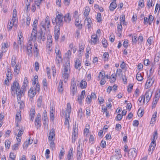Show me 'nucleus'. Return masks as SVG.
<instances>
[{
  "mask_svg": "<svg viewBox=\"0 0 160 160\" xmlns=\"http://www.w3.org/2000/svg\"><path fill=\"white\" fill-rule=\"evenodd\" d=\"M26 86V84L23 85L20 89L18 83L16 81L13 82L11 85V93L13 95V92H14V94H15V92L16 93L18 101H19L22 96L24 95V92L25 91Z\"/></svg>",
  "mask_w": 160,
  "mask_h": 160,
  "instance_id": "1",
  "label": "nucleus"
},
{
  "mask_svg": "<svg viewBox=\"0 0 160 160\" xmlns=\"http://www.w3.org/2000/svg\"><path fill=\"white\" fill-rule=\"evenodd\" d=\"M56 14V18H54L53 19H52V24L53 25L56 24L55 26L60 27L63 25L62 19L63 18V16L62 14L58 12H57Z\"/></svg>",
  "mask_w": 160,
  "mask_h": 160,
  "instance_id": "2",
  "label": "nucleus"
},
{
  "mask_svg": "<svg viewBox=\"0 0 160 160\" xmlns=\"http://www.w3.org/2000/svg\"><path fill=\"white\" fill-rule=\"evenodd\" d=\"M63 67V77L64 82L66 83L68 80L70 72V67L69 61L68 60L67 61L65 64L64 65Z\"/></svg>",
  "mask_w": 160,
  "mask_h": 160,
  "instance_id": "3",
  "label": "nucleus"
},
{
  "mask_svg": "<svg viewBox=\"0 0 160 160\" xmlns=\"http://www.w3.org/2000/svg\"><path fill=\"white\" fill-rule=\"evenodd\" d=\"M152 92L150 90H148L146 92L144 97L143 103L146 102L147 103L149 101L152 97Z\"/></svg>",
  "mask_w": 160,
  "mask_h": 160,
  "instance_id": "4",
  "label": "nucleus"
},
{
  "mask_svg": "<svg viewBox=\"0 0 160 160\" xmlns=\"http://www.w3.org/2000/svg\"><path fill=\"white\" fill-rule=\"evenodd\" d=\"M154 80L155 79L154 77H152L151 78H150L148 79L145 86V88L148 89L151 87L154 83Z\"/></svg>",
  "mask_w": 160,
  "mask_h": 160,
  "instance_id": "5",
  "label": "nucleus"
},
{
  "mask_svg": "<svg viewBox=\"0 0 160 160\" xmlns=\"http://www.w3.org/2000/svg\"><path fill=\"white\" fill-rule=\"evenodd\" d=\"M137 150L135 148H132L128 151V156L130 158H135L137 156Z\"/></svg>",
  "mask_w": 160,
  "mask_h": 160,
  "instance_id": "6",
  "label": "nucleus"
},
{
  "mask_svg": "<svg viewBox=\"0 0 160 160\" xmlns=\"http://www.w3.org/2000/svg\"><path fill=\"white\" fill-rule=\"evenodd\" d=\"M41 116L40 114H38L37 116L35 119V124L37 129L41 127Z\"/></svg>",
  "mask_w": 160,
  "mask_h": 160,
  "instance_id": "7",
  "label": "nucleus"
},
{
  "mask_svg": "<svg viewBox=\"0 0 160 160\" xmlns=\"http://www.w3.org/2000/svg\"><path fill=\"white\" fill-rule=\"evenodd\" d=\"M60 27L55 26L54 29V37L56 40H58L60 34Z\"/></svg>",
  "mask_w": 160,
  "mask_h": 160,
  "instance_id": "8",
  "label": "nucleus"
},
{
  "mask_svg": "<svg viewBox=\"0 0 160 160\" xmlns=\"http://www.w3.org/2000/svg\"><path fill=\"white\" fill-rule=\"evenodd\" d=\"M29 43L27 47V53L29 56L31 57L32 55V45L31 42H29Z\"/></svg>",
  "mask_w": 160,
  "mask_h": 160,
  "instance_id": "9",
  "label": "nucleus"
},
{
  "mask_svg": "<svg viewBox=\"0 0 160 160\" xmlns=\"http://www.w3.org/2000/svg\"><path fill=\"white\" fill-rule=\"evenodd\" d=\"M80 141L79 140L78 141V143L79 144L77 147V156H78V158H80L82 155V147H80Z\"/></svg>",
  "mask_w": 160,
  "mask_h": 160,
  "instance_id": "10",
  "label": "nucleus"
},
{
  "mask_svg": "<svg viewBox=\"0 0 160 160\" xmlns=\"http://www.w3.org/2000/svg\"><path fill=\"white\" fill-rule=\"evenodd\" d=\"M37 38V32H32L30 37L29 38V42H31L32 41L34 42L36 41Z\"/></svg>",
  "mask_w": 160,
  "mask_h": 160,
  "instance_id": "11",
  "label": "nucleus"
},
{
  "mask_svg": "<svg viewBox=\"0 0 160 160\" xmlns=\"http://www.w3.org/2000/svg\"><path fill=\"white\" fill-rule=\"evenodd\" d=\"M39 33L40 35H38V39L42 40L43 41H44L46 39V37L45 33L43 32L42 30L40 31Z\"/></svg>",
  "mask_w": 160,
  "mask_h": 160,
  "instance_id": "12",
  "label": "nucleus"
},
{
  "mask_svg": "<svg viewBox=\"0 0 160 160\" xmlns=\"http://www.w3.org/2000/svg\"><path fill=\"white\" fill-rule=\"evenodd\" d=\"M85 94V91L83 90L82 91L81 95L79 96H78V100L80 103H82V100L84 98Z\"/></svg>",
  "mask_w": 160,
  "mask_h": 160,
  "instance_id": "13",
  "label": "nucleus"
},
{
  "mask_svg": "<svg viewBox=\"0 0 160 160\" xmlns=\"http://www.w3.org/2000/svg\"><path fill=\"white\" fill-rule=\"evenodd\" d=\"M64 18V21L67 23H69L71 21V18L70 13H67L64 16H63Z\"/></svg>",
  "mask_w": 160,
  "mask_h": 160,
  "instance_id": "14",
  "label": "nucleus"
},
{
  "mask_svg": "<svg viewBox=\"0 0 160 160\" xmlns=\"http://www.w3.org/2000/svg\"><path fill=\"white\" fill-rule=\"evenodd\" d=\"M34 88H31L28 92V95L30 98H32L36 94V91L34 92Z\"/></svg>",
  "mask_w": 160,
  "mask_h": 160,
  "instance_id": "15",
  "label": "nucleus"
},
{
  "mask_svg": "<svg viewBox=\"0 0 160 160\" xmlns=\"http://www.w3.org/2000/svg\"><path fill=\"white\" fill-rule=\"evenodd\" d=\"M156 146L155 143H153V141H152L151 143L149 146V148L148 149L149 153H151V154L152 153V152L155 148Z\"/></svg>",
  "mask_w": 160,
  "mask_h": 160,
  "instance_id": "16",
  "label": "nucleus"
},
{
  "mask_svg": "<svg viewBox=\"0 0 160 160\" xmlns=\"http://www.w3.org/2000/svg\"><path fill=\"white\" fill-rule=\"evenodd\" d=\"M71 106L70 103H68L67 105V107L66 110L65 115L68 116V118H69L70 113L71 111Z\"/></svg>",
  "mask_w": 160,
  "mask_h": 160,
  "instance_id": "17",
  "label": "nucleus"
},
{
  "mask_svg": "<svg viewBox=\"0 0 160 160\" xmlns=\"http://www.w3.org/2000/svg\"><path fill=\"white\" fill-rule=\"evenodd\" d=\"M58 92L60 93H62L63 90V83L62 80L60 81L59 85L58 87Z\"/></svg>",
  "mask_w": 160,
  "mask_h": 160,
  "instance_id": "18",
  "label": "nucleus"
},
{
  "mask_svg": "<svg viewBox=\"0 0 160 160\" xmlns=\"http://www.w3.org/2000/svg\"><path fill=\"white\" fill-rule=\"evenodd\" d=\"M55 130L54 129L52 128L50 131L49 133V135L48 138V140H52L55 136Z\"/></svg>",
  "mask_w": 160,
  "mask_h": 160,
  "instance_id": "19",
  "label": "nucleus"
},
{
  "mask_svg": "<svg viewBox=\"0 0 160 160\" xmlns=\"http://www.w3.org/2000/svg\"><path fill=\"white\" fill-rule=\"evenodd\" d=\"M73 149L71 147L70 148L68 155V160H70L72 157L73 156Z\"/></svg>",
  "mask_w": 160,
  "mask_h": 160,
  "instance_id": "20",
  "label": "nucleus"
},
{
  "mask_svg": "<svg viewBox=\"0 0 160 160\" xmlns=\"http://www.w3.org/2000/svg\"><path fill=\"white\" fill-rule=\"evenodd\" d=\"M42 96H40L39 97L37 101V106L40 108L41 107L42 102Z\"/></svg>",
  "mask_w": 160,
  "mask_h": 160,
  "instance_id": "21",
  "label": "nucleus"
},
{
  "mask_svg": "<svg viewBox=\"0 0 160 160\" xmlns=\"http://www.w3.org/2000/svg\"><path fill=\"white\" fill-rule=\"evenodd\" d=\"M81 66V62L79 59L77 58L75 61V68L76 69H78Z\"/></svg>",
  "mask_w": 160,
  "mask_h": 160,
  "instance_id": "22",
  "label": "nucleus"
},
{
  "mask_svg": "<svg viewBox=\"0 0 160 160\" xmlns=\"http://www.w3.org/2000/svg\"><path fill=\"white\" fill-rule=\"evenodd\" d=\"M92 42L94 44L96 43L98 41V36L97 35H92L91 37Z\"/></svg>",
  "mask_w": 160,
  "mask_h": 160,
  "instance_id": "23",
  "label": "nucleus"
},
{
  "mask_svg": "<svg viewBox=\"0 0 160 160\" xmlns=\"http://www.w3.org/2000/svg\"><path fill=\"white\" fill-rule=\"evenodd\" d=\"M117 4L115 2H112L110 5L109 9L111 11H112L116 8Z\"/></svg>",
  "mask_w": 160,
  "mask_h": 160,
  "instance_id": "24",
  "label": "nucleus"
},
{
  "mask_svg": "<svg viewBox=\"0 0 160 160\" xmlns=\"http://www.w3.org/2000/svg\"><path fill=\"white\" fill-rule=\"evenodd\" d=\"M30 141H31V140H30V139H28V141H26L25 142H24L23 146L24 148H27L29 145L30 144H31L32 143L33 140H32L31 142H30Z\"/></svg>",
  "mask_w": 160,
  "mask_h": 160,
  "instance_id": "25",
  "label": "nucleus"
},
{
  "mask_svg": "<svg viewBox=\"0 0 160 160\" xmlns=\"http://www.w3.org/2000/svg\"><path fill=\"white\" fill-rule=\"evenodd\" d=\"M87 82L83 80L81 81L80 84V86L82 88H86L87 87Z\"/></svg>",
  "mask_w": 160,
  "mask_h": 160,
  "instance_id": "26",
  "label": "nucleus"
},
{
  "mask_svg": "<svg viewBox=\"0 0 160 160\" xmlns=\"http://www.w3.org/2000/svg\"><path fill=\"white\" fill-rule=\"evenodd\" d=\"M45 25H46V27L48 28H49V26L50 25V20H49V17L48 16H47L45 18Z\"/></svg>",
  "mask_w": 160,
  "mask_h": 160,
  "instance_id": "27",
  "label": "nucleus"
},
{
  "mask_svg": "<svg viewBox=\"0 0 160 160\" xmlns=\"http://www.w3.org/2000/svg\"><path fill=\"white\" fill-rule=\"evenodd\" d=\"M137 79L139 81H141L143 80V78L141 74V73L138 72L136 75Z\"/></svg>",
  "mask_w": 160,
  "mask_h": 160,
  "instance_id": "28",
  "label": "nucleus"
},
{
  "mask_svg": "<svg viewBox=\"0 0 160 160\" xmlns=\"http://www.w3.org/2000/svg\"><path fill=\"white\" fill-rule=\"evenodd\" d=\"M82 28V25L81 24L80 26L79 27H78V28L77 30L76 31V34L75 35H76V37L77 38H78L80 37V30Z\"/></svg>",
  "mask_w": 160,
  "mask_h": 160,
  "instance_id": "29",
  "label": "nucleus"
},
{
  "mask_svg": "<svg viewBox=\"0 0 160 160\" xmlns=\"http://www.w3.org/2000/svg\"><path fill=\"white\" fill-rule=\"evenodd\" d=\"M90 10L88 7H86L84 12V15L87 17L89 13Z\"/></svg>",
  "mask_w": 160,
  "mask_h": 160,
  "instance_id": "30",
  "label": "nucleus"
},
{
  "mask_svg": "<svg viewBox=\"0 0 160 160\" xmlns=\"http://www.w3.org/2000/svg\"><path fill=\"white\" fill-rule=\"evenodd\" d=\"M154 4V3H153L152 0H148L147 5L148 8H150L151 7L153 6Z\"/></svg>",
  "mask_w": 160,
  "mask_h": 160,
  "instance_id": "31",
  "label": "nucleus"
},
{
  "mask_svg": "<svg viewBox=\"0 0 160 160\" xmlns=\"http://www.w3.org/2000/svg\"><path fill=\"white\" fill-rule=\"evenodd\" d=\"M157 116V112H155L152 115V118L151 119V121L150 122L151 124H153L154 122H155L156 121V118Z\"/></svg>",
  "mask_w": 160,
  "mask_h": 160,
  "instance_id": "32",
  "label": "nucleus"
},
{
  "mask_svg": "<svg viewBox=\"0 0 160 160\" xmlns=\"http://www.w3.org/2000/svg\"><path fill=\"white\" fill-rule=\"evenodd\" d=\"M77 87H71V90L72 96H74L77 92Z\"/></svg>",
  "mask_w": 160,
  "mask_h": 160,
  "instance_id": "33",
  "label": "nucleus"
},
{
  "mask_svg": "<svg viewBox=\"0 0 160 160\" xmlns=\"http://www.w3.org/2000/svg\"><path fill=\"white\" fill-rule=\"evenodd\" d=\"M54 112L53 108L52 109V110L50 111V119L52 121H53L54 119V114L53 112Z\"/></svg>",
  "mask_w": 160,
  "mask_h": 160,
  "instance_id": "34",
  "label": "nucleus"
},
{
  "mask_svg": "<svg viewBox=\"0 0 160 160\" xmlns=\"http://www.w3.org/2000/svg\"><path fill=\"white\" fill-rule=\"evenodd\" d=\"M8 73H7V78H9L10 80H11L12 78L11 75H12L11 72L10 71V70L8 68L7 69Z\"/></svg>",
  "mask_w": 160,
  "mask_h": 160,
  "instance_id": "35",
  "label": "nucleus"
},
{
  "mask_svg": "<svg viewBox=\"0 0 160 160\" xmlns=\"http://www.w3.org/2000/svg\"><path fill=\"white\" fill-rule=\"evenodd\" d=\"M160 96V89H158L155 94V98L158 100Z\"/></svg>",
  "mask_w": 160,
  "mask_h": 160,
  "instance_id": "36",
  "label": "nucleus"
},
{
  "mask_svg": "<svg viewBox=\"0 0 160 160\" xmlns=\"http://www.w3.org/2000/svg\"><path fill=\"white\" fill-rule=\"evenodd\" d=\"M79 55L81 53V52H83L84 49V46L83 45H81L80 43L79 46Z\"/></svg>",
  "mask_w": 160,
  "mask_h": 160,
  "instance_id": "37",
  "label": "nucleus"
},
{
  "mask_svg": "<svg viewBox=\"0 0 160 160\" xmlns=\"http://www.w3.org/2000/svg\"><path fill=\"white\" fill-rule=\"evenodd\" d=\"M117 27L118 28V31L119 33L120 34V33L122 32V26L121 23L120 24H118L117 25Z\"/></svg>",
  "mask_w": 160,
  "mask_h": 160,
  "instance_id": "38",
  "label": "nucleus"
},
{
  "mask_svg": "<svg viewBox=\"0 0 160 160\" xmlns=\"http://www.w3.org/2000/svg\"><path fill=\"white\" fill-rule=\"evenodd\" d=\"M5 144L6 148H7L8 149H9L10 146L11 142L8 140H6L5 141Z\"/></svg>",
  "mask_w": 160,
  "mask_h": 160,
  "instance_id": "39",
  "label": "nucleus"
},
{
  "mask_svg": "<svg viewBox=\"0 0 160 160\" xmlns=\"http://www.w3.org/2000/svg\"><path fill=\"white\" fill-rule=\"evenodd\" d=\"M87 20L88 22V24H87V26L88 27V29H89L91 27V19L90 18H87Z\"/></svg>",
  "mask_w": 160,
  "mask_h": 160,
  "instance_id": "40",
  "label": "nucleus"
},
{
  "mask_svg": "<svg viewBox=\"0 0 160 160\" xmlns=\"http://www.w3.org/2000/svg\"><path fill=\"white\" fill-rule=\"evenodd\" d=\"M97 21L98 22H100L101 20V14L100 13H98L96 17Z\"/></svg>",
  "mask_w": 160,
  "mask_h": 160,
  "instance_id": "41",
  "label": "nucleus"
},
{
  "mask_svg": "<svg viewBox=\"0 0 160 160\" xmlns=\"http://www.w3.org/2000/svg\"><path fill=\"white\" fill-rule=\"evenodd\" d=\"M71 87H77L75 79L74 78H73L72 79Z\"/></svg>",
  "mask_w": 160,
  "mask_h": 160,
  "instance_id": "42",
  "label": "nucleus"
},
{
  "mask_svg": "<svg viewBox=\"0 0 160 160\" xmlns=\"http://www.w3.org/2000/svg\"><path fill=\"white\" fill-rule=\"evenodd\" d=\"M20 69V67L17 65H16L14 69V72H16L17 74H18L19 72Z\"/></svg>",
  "mask_w": 160,
  "mask_h": 160,
  "instance_id": "43",
  "label": "nucleus"
},
{
  "mask_svg": "<svg viewBox=\"0 0 160 160\" xmlns=\"http://www.w3.org/2000/svg\"><path fill=\"white\" fill-rule=\"evenodd\" d=\"M160 58V53H159V54L157 53L156 54L155 57L154 58V62H158L159 61V59Z\"/></svg>",
  "mask_w": 160,
  "mask_h": 160,
  "instance_id": "44",
  "label": "nucleus"
},
{
  "mask_svg": "<svg viewBox=\"0 0 160 160\" xmlns=\"http://www.w3.org/2000/svg\"><path fill=\"white\" fill-rule=\"evenodd\" d=\"M43 0H34V2L35 4L37 5V7L39 8L40 5Z\"/></svg>",
  "mask_w": 160,
  "mask_h": 160,
  "instance_id": "45",
  "label": "nucleus"
},
{
  "mask_svg": "<svg viewBox=\"0 0 160 160\" xmlns=\"http://www.w3.org/2000/svg\"><path fill=\"white\" fill-rule=\"evenodd\" d=\"M158 100L157 99H154L152 103V108H155Z\"/></svg>",
  "mask_w": 160,
  "mask_h": 160,
  "instance_id": "46",
  "label": "nucleus"
},
{
  "mask_svg": "<svg viewBox=\"0 0 160 160\" xmlns=\"http://www.w3.org/2000/svg\"><path fill=\"white\" fill-rule=\"evenodd\" d=\"M73 130L74 132L72 133V134H77L78 129V126H76V124L74 126V127L73 128Z\"/></svg>",
  "mask_w": 160,
  "mask_h": 160,
  "instance_id": "47",
  "label": "nucleus"
},
{
  "mask_svg": "<svg viewBox=\"0 0 160 160\" xmlns=\"http://www.w3.org/2000/svg\"><path fill=\"white\" fill-rule=\"evenodd\" d=\"M154 18L153 16L152 15H150L149 18H148V23L149 25H151L152 22Z\"/></svg>",
  "mask_w": 160,
  "mask_h": 160,
  "instance_id": "48",
  "label": "nucleus"
},
{
  "mask_svg": "<svg viewBox=\"0 0 160 160\" xmlns=\"http://www.w3.org/2000/svg\"><path fill=\"white\" fill-rule=\"evenodd\" d=\"M109 54L108 52H105L104 53L103 55V57L104 58V60H107L108 58Z\"/></svg>",
  "mask_w": 160,
  "mask_h": 160,
  "instance_id": "49",
  "label": "nucleus"
},
{
  "mask_svg": "<svg viewBox=\"0 0 160 160\" xmlns=\"http://www.w3.org/2000/svg\"><path fill=\"white\" fill-rule=\"evenodd\" d=\"M50 68L48 67H47L46 68V72H47V75H48L49 78H51V76L50 75Z\"/></svg>",
  "mask_w": 160,
  "mask_h": 160,
  "instance_id": "50",
  "label": "nucleus"
},
{
  "mask_svg": "<svg viewBox=\"0 0 160 160\" xmlns=\"http://www.w3.org/2000/svg\"><path fill=\"white\" fill-rule=\"evenodd\" d=\"M137 40V37L136 36H132V40L133 44H135L136 43Z\"/></svg>",
  "mask_w": 160,
  "mask_h": 160,
  "instance_id": "51",
  "label": "nucleus"
},
{
  "mask_svg": "<svg viewBox=\"0 0 160 160\" xmlns=\"http://www.w3.org/2000/svg\"><path fill=\"white\" fill-rule=\"evenodd\" d=\"M31 20V18L29 16H28L26 18V24L27 26H29L30 24V21Z\"/></svg>",
  "mask_w": 160,
  "mask_h": 160,
  "instance_id": "52",
  "label": "nucleus"
},
{
  "mask_svg": "<svg viewBox=\"0 0 160 160\" xmlns=\"http://www.w3.org/2000/svg\"><path fill=\"white\" fill-rule=\"evenodd\" d=\"M35 91L39 92L40 90V85L38 83H37L36 85L35 88H34Z\"/></svg>",
  "mask_w": 160,
  "mask_h": 160,
  "instance_id": "53",
  "label": "nucleus"
},
{
  "mask_svg": "<svg viewBox=\"0 0 160 160\" xmlns=\"http://www.w3.org/2000/svg\"><path fill=\"white\" fill-rule=\"evenodd\" d=\"M80 23L79 22V19L78 18H76L75 21V26L76 27H79L81 25H80Z\"/></svg>",
  "mask_w": 160,
  "mask_h": 160,
  "instance_id": "54",
  "label": "nucleus"
},
{
  "mask_svg": "<svg viewBox=\"0 0 160 160\" xmlns=\"http://www.w3.org/2000/svg\"><path fill=\"white\" fill-rule=\"evenodd\" d=\"M35 69L36 71H38L39 68V64L38 62H36L35 63Z\"/></svg>",
  "mask_w": 160,
  "mask_h": 160,
  "instance_id": "55",
  "label": "nucleus"
},
{
  "mask_svg": "<svg viewBox=\"0 0 160 160\" xmlns=\"http://www.w3.org/2000/svg\"><path fill=\"white\" fill-rule=\"evenodd\" d=\"M125 15H122L121 16L120 18V21L121 22H125Z\"/></svg>",
  "mask_w": 160,
  "mask_h": 160,
  "instance_id": "56",
  "label": "nucleus"
},
{
  "mask_svg": "<svg viewBox=\"0 0 160 160\" xmlns=\"http://www.w3.org/2000/svg\"><path fill=\"white\" fill-rule=\"evenodd\" d=\"M102 43L103 46V47L106 48L107 47L108 43L106 40H102Z\"/></svg>",
  "mask_w": 160,
  "mask_h": 160,
  "instance_id": "57",
  "label": "nucleus"
},
{
  "mask_svg": "<svg viewBox=\"0 0 160 160\" xmlns=\"http://www.w3.org/2000/svg\"><path fill=\"white\" fill-rule=\"evenodd\" d=\"M50 142V146L51 148H53L54 147V143L52 139V140H48Z\"/></svg>",
  "mask_w": 160,
  "mask_h": 160,
  "instance_id": "58",
  "label": "nucleus"
},
{
  "mask_svg": "<svg viewBox=\"0 0 160 160\" xmlns=\"http://www.w3.org/2000/svg\"><path fill=\"white\" fill-rule=\"evenodd\" d=\"M133 85L132 84H129L128 86V92H130L132 89Z\"/></svg>",
  "mask_w": 160,
  "mask_h": 160,
  "instance_id": "59",
  "label": "nucleus"
},
{
  "mask_svg": "<svg viewBox=\"0 0 160 160\" xmlns=\"http://www.w3.org/2000/svg\"><path fill=\"white\" fill-rule=\"evenodd\" d=\"M139 121L138 120H134L133 122V125L137 127L139 124Z\"/></svg>",
  "mask_w": 160,
  "mask_h": 160,
  "instance_id": "60",
  "label": "nucleus"
},
{
  "mask_svg": "<svg viewBox=\"0 0 160 160\" xmlns=\"http://www.w3.org/2000/svg\"><path fill=\"white\" fill-rule=\"evenodd\" d=\"M100 145L101 147H102L103 148H105L106 145L105 141L102 140L101 142Z\"/></svg>",
  "mask_w": 160,
  "mask_h": 160,
  "instance_id": "61",
  "label": "nucleus"
},
{
  "mask_svg": "<svg viewBox=\"0 0 160 160\" xmlns=\"http://www.w3.org/2000/svg\"><path fill=\"white\" fill-rule=\"evenodd\" d=\"M110 160H118V157L117 155H115L112 156Z\"/></svg>",
  "mask_w": 160,
  "mask_h": 160,
  "instance_id": "62",
  "label": "nucleus"
},
{
  "mask_svg": "<svg viewBox=\"0 0 160 160\" xmlns=\"http://www.w3.org/2000/svg\"><path fill=\"white\" fill-rule=\"evenodd\" d=\"M18 143L14 144L12 147V149L13 150H16L18 149Z\"/></svg>",
  "mask_w": 160,
  "mask_h": 160,
  "instance_id": "63",
  "label": "nucleus"
},
{
  "mask_svg": "<svg viewBox=\"0 0 160 160\" xmlns=\"http://www.w3.org/2000/svg\"><path fill=\"white\" fill-rule=\"evenodd\" d=\"M122 127L120 124H117L116 126L115 129L116 130H119L121 129Z\"/></svg>",
  "mask_w": 160,
  "mask_h": 160,
  "instance_id": "64",
  "label": "nucleus"
}]
</instances>
